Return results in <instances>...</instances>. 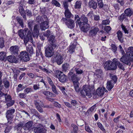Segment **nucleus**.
Returning a JSON list of instances; mask_svg holds the SVG:
<instances>
[{
  "label": "nucleus",
  "mask_w": 133,
  "mask_h": 133,
  "mask_svg": "<svg viewBox=\"0 0 133 133\" xmlns=\"http://www.w3.org/2000/svg\"><path fill=\"white\" fill-rule=\"evenodd\" d=\"M121 62L125 64L130 65V62L133 61V47H130L128 49L127 55L123 56L121 58Z\"/></svg>",
  "instance_id": "obj_1"
},
{
  "label": "nucleus",
  "mask_w": 133,
  "mask_h": 133,
  "mask_svg": "<svg viewBox=\"0 0 133 133\" xmlns=\"http://www.w3.org/2000/svg\"><path fill=\"white\" fill-rule=\"evenodd\" d=\"M93 85H84L83 87V89L81 91L80 93L83 97L87 96L89 98L92 96L91 91L94 89Z\"/></svg>",
  "instance_id": "obj_2"
},
{
  "label": "nucleus",
  "mask_w": 133,
  "mask_h": 133,
  "mask_svg": "<svg viewBox=\"0 0 133 133\" xmlns=\"http://www.w3.org/2000/svg\"><path fill=\"white\" fill-rule=\"evenodd\" d=\"M54 76L58 78L60 82H64L66 81L67 76L62 72L58 70H56L54 71Z\"/></svg>",
  "instance_id": "obj_3"
},
{
  "label": "nucleus",
  "mask_w": 133,
  "mask_h": 133,
  "mask_svg": "<svg viewBox=\"0 0 133 133\" xmlns=\"http://www.w3.org/2000/svg\"><path fill=\"white\" fill-rule=\"evenodd\" d=\"M104 67L105 70H114L116 68L117 65L112 62L108 61L104 63Z\"/></svg>",
  "instance_id": "obj_4"
},
{
  "label": "nucleus",
  "mask_w": 133,
  "mask_h": 133,
  "mask_svg": "<svg viewBox=\"0 0 133 133\" xmlns=\"http://www.w3.org/2000/svg\"><path fill=\"white\" fill-rule=\"evenodd\" d=\"M15 111V109H11L8 110L6 112V117L8 121V122H10V123L11 121H12V119L14 116L13 114L14 113Z\"/></svg>",
  "instance_id": "obj_5"
},
{
  "label": "nucleus",
  "mask_w": 133,
  "mask_h": 133,
  "mask_svg": "<svg viewBox=\"0 0 133 133\" xmlns=\"http://www.w3.org/2000/svg\"><path fill=\"white\" fill-rule=\"evenodd\" d=\"M53 48L51 45L48 46L45 49V56L47 57H51L54 54Z\"/></svg>",
  "instance_id": "obj_6"
},
{
  "label": "nucleus",
  "mask_w": 133,
  "mask_h": 133,
  "mask_svg": "<svg viewBox=\"0 0 133 133\" xmlns=\"http://www.w3.org/2000/svg\"><path fill=\"white\" fill-rule=\"evenodd\" d=\"M19 58L25 62H27L30 59L29 55L26 51H22L20 52Z\"/></svg>",
  "instance_id": "obj_7"
},
{
  "label": "nucleus",
  "mask_w": 133,
  "mask_h": 133,
  "mask_svg": "<svg viewBox=\"0 0 133 133\" xmlns=\"http://www.w3.org/2000/svg\"><path fill=\"white\" fill-rule=\"evenodd\" d=\"M79 26L81 30L85 32L88 31L90 28L89 24L88 23H81Z\"/></svg>",
  "instance_id": "obj_8"
},
{
  "label": "nucleus",
  "mask_w": 133,
  "mask_h": 133,
  "mask_svg": "<svg viewBox=\"0 0 133 133\" xmlns=\"http://www.w3.org/2000/svg\"><path fill=\"white\" fill-rule=\"evenodd\" d=\"M5 101L7 102V105L8 107H10L13 105L14 103V101L11 99V96L9 95L5 94Z\"/></svg>",
  "instance_id": "obj_9"
},
{
  "label": "nucleus",
  "mask_w": 133,
  "mask_h": 133,
  "mask_svg": "<svg viewBox=\"0 0 133 133\" xmlns=\"http://www.w3.org/2000/svg\"><path fill=\"white\" fill-rule=\"evenodd\" d=\"M68 76L73 82L79 81L80 79L79 77H77L76 75L72 72H70L68 73Z\"/></svg>",
  "instance_id": "obj_10"
},
{
  "label": "nucleus",
  "mask_w": 133,
  "mask_h": 133,
  "mask_svg": "<svg viewBox=\"0 0 133 133\" xmlns=\"http://www.w3.org/2000/svg\"><path fill=\"white\" fill-rule=\"evenodd\" d=\"M108 92L107 90L104 87H99L96 90V93L97 95L99 96H102L104 94V92Z\"/></svg>",
  "instance_id": "obj_11"
},
{
  "label": "nucleus",
  "mask_w": 133,
  "mask_h": 133,
  "mask_svg": "<svg viewBox=\"0 0 133 133\" xmlns=\"http://www.w3.org/2000/svg\"><path fill=\"white\" fill-rule=\"evenodd\" d=\"M99 30V29L97 27H92L91 30L89 32V35L90 36H94L96 35Z\"/></svg>",
  "instance_id": "obj_12"
},
{
  "label": "nucleus",
  "mask_w": 133,
  "mask_h": 133,
  "mask_svg": "<svg viewBox=\"0 0 133 133\" xmlns=\"http://www.w3.org/2000/svg\"><path fill=\"white\" fill-rule=\"evenodd\" d=\"M80 64L78 63L76 66L74 67L72 69V71H75L76 74H82L83 71L80 69Z\"/></svg>",
  "instance_id": "obj_13"
},
{
  "label": "nucleus",
  "mask_w": 133,
  "mask_h": 133,
  "mask_svg": "<svg viewBox=\"0 0 133 133\" xmlns=\"http://www.w3.org/2000/svg\"><path fill=\"white\" fill-rule=\"evenodd\" d=\"M33 122L32 121H29L26 123L23 126V128L25 130L31 129L32 127Z\"/></svg>",
  "instance_id": "obj_14"
},
{
  "label": "nucleus",
  "mask_w": 133,
  "mask_h": 133,
  "mask_svg": "<svg viewBox=\"0 0 133 133\" xmlns=\"http://www.w3.org/2000/svg\"><path fill=\"white\" fill-rule=\"evenodd\" d=\"M40 91L46 97H52L56 96V95L54 94L49 91H44L42 90H41Z\"/></svg>",
  "instance_id": "obj_15"
},
{
  "label": "nucleus",
  "mask_w": 133,
  "mask_h": 133,
  "mask_svg": "<svg viewBox=\"0 0 133 133\" xmlns=\"http://www.w3.org/2000/svg\"><path fill=\"white\" fill-rule=\"evenodd\" d=\"M35 105L37 110L40 112H42L43 110L42 108L41 107L40 104H41V102L38 100H36L34 101Z\"/></svg>",
  "instance_id": "obj_16"
},
{
  "label": "nucleus",
  "mask_w": 133,
  "mask_h": 133,
  "mask_svg": "<svg viewBox=\"0 0 133 133\" xmlns=\"http://www.w3.org/2000/svg\"><path fill=\"white\" fill-rule=\"evenodd\" d=\"M19 48L17 45L12 46L10 48V50L12 54L14 55L17 54L18 53Z\"/></svg>",
  "instance_id": "obj_17"
},
{
  "label": "nucleus",
  "mask_w": 133,
  "mask_h": 133,
  "mask_svg": "<svg viewBox=\"0 0 133 133\" xmlns=\"http://www.w3.org/2000/svg\"><path fill=\"white\" fill-rule=\"evenodd\" d=\"M40 27L41 30H45L49 27L48 22L47 21L41 22Z\"/></svg>",
  "instance_id": "obj_18"
},
{
  "label": "nucleus",
  "mask_w": 133,
  "mask_h": 133,
  "mask_svg": "<svg viewBox=\"0 0 133 133\" xmlns=\"http://www.w3.org/2000/svg\"><path fill=\"white\" fill-rule=\"evenodd\" d=\"M65 23L68 27L70 29L73 28L74 27V22L73 20L71 19H69L68 20L66 21Z\"/></svg>",
  "instance_id": "obj_19"
},
{
  "label": "nucleus",
  "mask_w": 133,
  "mask_h": 133,
  "mask_svg": "<svg viewBox=\"0 0 133 133\" xmlns=\"http://www.w3.org/2000/svg\"><path fill=\"white\" fill-rule=\"evenodd\" d=\"M8 61L11 63H17L18 62V59L13 55H10L7 57Z\"/></svg>",
  "instance_id": "obj_20"
},
{
  "label": "nucleus",
  "mask_w": 133,
  "mask_h": 133,
  "mask_svg": "<svg viewBox=\"0 0 133 133\" xmlns=\"http://www.w3.org/2000/svg\"><path fill=\"white\" fill-rule=\"evenodd\" d=\"M39 32V26L37 24L35 25L32 34L34 37L38 36Z\"/></svg>",
  "instance_id": "obj_21"
},
{
  "label": "nucleus",
  "mask_w": 133,
  "mask_h": 133,
  "mask_svg": "<svg viewBox=\"0 0 133 133\" xmlns=\"http://www.w3.org/2000/svg\"><path fill=\"white\" fill-rule=\"evenodd\" d=\"M28 28H26L24 29L23 30H20L18 32V34L19 36L22 39H23L24 36L26 35V34L28 30Z\"/></svg>",
  "instance_id": "obj_22"
},
{
  "label": "nucleus",
  "mask_w": 133,
  "mask_h": 133,
  "mask_svg": "<svg viewBox=\"0 0 133 133\" xmlns=\"http://www.w3.org/2000/svg\"><path fill=\"white\" fill-rule=\"evenodd\" d=\"M46 131V130L45 129L40 127H36L34 130L35 133H45Z\"/></svg>",
  "instance_id": "obj_23"
},
{
  "label": "nucleus",
  "mask_w": 133,
  "mask_h": 133,
  "mask_svg": "<svg viewBox=\"0 0 133 133\" xmlns=\"http://www.w3.org/2000/svg\"><path fill=\"white\" fill-rule=\"evenodd\" d=\"M113 81H109L107 82V88L108 90L110 91L114 87V84L112 83Z\"/></svg>",
  "instance_id": "obj_24"
},
{
  "label": "nucleus",
  "mask_w": 133,
  "mask_h": 133,
  "mask_svg": "<svg viewBox=\"0 0 133 133\" xmlns=\"http://www.w3.org/2000/svg\"><path fill=\"white\" fill-rule=\"evenodd\" d=\"M118 19L121 22L123 21L126 22H128V17L125 14H122L119 17Z\"/></svg>",
  "instance_id": "obj_25"
},
{
  "label": "nucleus",
  "mask_w": 133,
  "mask_h": 133,
  "mask_svg": "<svg viewBox=\"0 0 133 133\" xmlns=\"http://www.w3.org/2000/svg\"><path fill=\"white\" fill-rule=\"evenodd\" d=\"M63 59V57L61 55H59L57 57L56 61L58 64L59 65L62 63Z\"/></svg>",
  "instance_id": "obj_26"
},
{
  "label": "nucleus",
  "mask_w": 133,
  "mask_h": 133,
  "mask_svg": "<svg viewBox=\"0 0 133 133\" xmlns=\"http://www.w3.org/2000/svg\"><path fill=\"white\" fill-rule=\"evenodd\" d=\"M10 122H9L10 123ZM9 123H5L4 124V126L6 127L4 132L5 133H8L9 132L12 128L11 126L9 125ZM10 124V123H9Z\"/></svg>",
  "instance_id": "obj_27"
},
{
  "label": "nucleus",
  "mask_w": 133,
  "mask_h": 133,
  "mask_svg": "<svg viewBox=\"0 0 133 133\" xmlns=\"http://www.w3.org/2000/svg\"><path fill=\"white\" fill-rule=\"evenodd\" d=\"M117 34L118 40L121 42H123V38L122 32L121 31L119 30L117 32Z\"/></svg>",
  "instance_id": "obj_28"
},
{
  "label": "nucleus",
  "mask_w": 133,
  "mask_h": 133,
  "mask_svg": "<svg viewBox=\"0 0 133 133\" xmlns=\"http://www.w3.org/2000/svg\"><path fill=\"white\" fill-rule=\"evenodd\" d=\"M89 6L90 8H92L95 9L97 7V4L96 2L94 1H92L89 2Z\"/></svg>",
  "instance_id": "obj_29"
},
{
  "label": "nucleus",
  "mask_w": 133,
  "mask_h": 133,
  "mask_svg": "<svg viewBox=\"0 0 133 133\" xmlns=\"http://www.w3.org/2000/svg\"><path fill=\"white\" fill-rule=\"evenodd\" d=\"M19 11L21 15L23 16L24 18H26V15H25V12L24 11L23 7L20 6L19 7Z\"/></svg>",
  "instance_id": "obj_30"
},
{
  "label": "nucleus",
  "mask_w": 133,
  "mask_h": 133,
  "mask_svg": "<svg viewBox=\"0 0 133 133\" xmlns=\"http://www.w3.org/2000/svg\"><path fill=\"white\" fill-rule=\"evenodd\" d=\"M124 12L126 15L128 17H130L132 15L133 12L132 10L130 8L126 9L124 11Z\"/></svg>",
  "instance_id": "obj_31"
},
{
  "label": "nucleus",
  "mask_w": 133,
  "mask_h": 133,
  "mask_svg": "<svg viewBox=\"0 0 133 133\" xmlns=\"http://www.w3.org/2000/svg\"><path fill=\"white\" fill-rule=\"evenodd\" d=\"M65 15L66 17L68 18H70L74 16L69 9L65 10Z\"/></svg>",
  "instance_id": "obj_32"
},
{
  "label": "nucleus",
  "mask_w": 133,
  "mask_h": 133,
  "mask_svg": "<svg viewBox=\"0 0 133 133\" xmlns=\"http://www.w3.org/2000/svg\"><path fill=\"white\" fill-rule=\"evenodd\" d=\"M75 90L77 92L79 91L78 81L73 82Z\"/></svg>",
  "instance_id": "obj_33"
},
{
  "label": "nucleus",
  "mask_w": 133,
  "mask_h": 133,
  "mask_svg": "<svg viewBox=\"0 0 133 133\" xmlns=\"http://www.w3.org/2000/svg\"><path fill=\"white\" fill-rule=\"evenodd\" d=\"M6 53L4 52H0V60L3 61L6 59Z\"/></svg>",
  "instance_id": "obj_34"
},
{
  "label": "nucleus",
  "mask_w": 133,
  "mask_h": 133,
  "mask_svg": "<svg viewBox=\"0 0 133 133\" xmlns=\"http://www.w3.org/2000/svg\"><path fill=\"white\" fill-rule=\"evenodd\" d=\"M63 71H66L67 70H69L70 68V65L68 63L64 64L62 66Z\"/></svg>",
  "instance_id": "obj_35"
},
{
  "label": "nucleus",
  "mask_w": 133,
  "mask_h": 133,
  "mask_svg": "<svg viewBox=\"0 0 133 133\" xmlns=\"http://www.w3.org/2000/svg\"><path fill=\"white\" fill-rule=\"evenodd\" d=\"M51 3L53 5L56 7H60L61 6L60 3L56 0H52Z\"/></svg>",
  "instance_id": "obj_36"
},
{
  "label": "nucleus",
  "mask_w": 133,
  "mask_h": 133,
  "mask_svg": "<svg viewBox=\"0 0 133 133\" xmlns=\"http://www.w3.org/2000/svg\"><path fill=\"white\" fill-rule=\"evenodd\" d=\"M23 122H20L15 127V129L17 130V131L20 130L22 127L23 126Z\"/></svg>",
  "instance_id": "obj_37"
},
{
  "label": "nucleus",
  "mask_w": 133,
  "mask_h": 133,
  "mask_svg": "<svg viewBox=\"0 0 133 133\" xmlns=\"http://www.w3.org/2000/svg\"><path fill=\"white\" fill-rule=\"evenodd\" d=\"M75 19L76 21V24L79 25L81 23H82V22L80 21V19L79 18V16L77 15H75Z\"/></svg>",
  "instance_id": "obj_38"
},
{
  "label": "nucleus",
  "mask_w": 133,
  "mask_h": 133,
  "mask_svg": "<svg viewBox=\"0 0 133 133\" xmlns=\"http://www.w3.org/2000/svg\"><path fill=\"white\" fill-rule=\"evenodd\" d=\"M121 26L122 28V30L124 32L125 34H128L129 32V28H127L126 26H125L123 24H122L121 25Z\"/></svg>",
  "instance_id": "obj_39"
},
{
  "label": "nucleus",
  "mask_w": 133,
  "mask_h": 133,
  "mask_svg": "<svg viewBox=\"0 0 133 133\" xmlns=\"http://www.w3.org/2000/svg\"><path fill=\"white\" fill-rule=\"evenodd\" d=\"M76 46L75 44H72L70 46L69 51L70 53H72L74 52Z\"/></svg>",
  "instance_id": "obj_40"
},
{
  "label": "nucleus",
  "mask_w": 133,
  "mask_h": 133,
  "mask_svg": "<svg viewBox=\"0 0 133 133\" xmlns=\"http://www.w3.org/2000/svg\"><path fill=\"white\" fill-rule=\"evenodd\" d=\"M26 50L30 54L33 53V49L31 45H29L26 48Z\"/></svg>",
  "instance_id": "obj_41"
},
{
  "label": "nucleus",
  "mask_w": 133,
  "mask_h": 133,
  "mask_svg": "<svg viewBox=\"0 0 133 133\" xmlns=\"http://www.w3.org/2000/svg\"><path fill=\"white\" fill-rule=\"evenodd\" d=\"M82 3L80 1H77L76 2L74 7L75 9H79L81 8Z\"/></svg>",
  "instance_id": "obj_42"
},
{
  "label": "nucleus",
  "mask_w": 133,
  "mask_h": 133,
  "mask_svg": "<svg viewBox=\"0 0 133 133\" xmlns=\"http://www.w3.org/2000/svg\"><path fill=\"white\" fill-rule=\"evenodd\" d=\"M102 73V71L101 70H98L94 75L95 77L97 76L98 78L101 77V75Z\"/></svg>",
  "instance_id": "obj_43"
},
{
  "label": "nucleus",
  "mask_w": 133,
  "mask_h": 133,
  "mask_svg": "<svg viewBox=\"0 0 133 133\" xmlns=\"http://www.w3.org/2000/svg\"><path fill=\"white\" fill-rule=\"evenodd\" d=\"M51 87V88L52 91L55 94L57 95L58 94L57 91L56 90V87L55 85H54V84H52L50 85Z\"/></svg>",
  "instance_id": "obj_44"
},
{
  "label": "nucleus",
  "mask_w": 133,
  "mask_h": 133,
  "mask_svg": "<svg viewBox=\"0 0 133 133\" xmlns=\"http://www.w3.org/2000/svg\"><path fill=\"white\" fill-rule=\"evenodd\" d=\"M85 130L89 133H92L93 132L91 129L90 128L87 124L85 125Z\"/></svg>",
  "instance_id": "obj_45"
},
{
  "label": "nucleus",
  "mask_w": 133,
  "mask_h": 133,
  "mask_svg": "<svg viewBox=\"0 0 133 133\" xmlns=\"http://www.w3.org/2000/svg\"><path fill=\"white\" fill-rule=\"evenodd\" d=\"M71 126L73 128V131L72 132L73 133H77V131L78 130V128L77 126L74 124H71Z\"/></svg>",
  "instance_id": "obj_46"
},
{
  "label": "nucleus",
  "mask_w": 133,
  "mask_h": 133,
  "mask_svg": "<svg viewBox=\"0 0 133 133\" xmlns=\"http://www.w3.org/2000/svg\"><path fill=\"white\" fill-rule=\"evenodd\" d=\"M81 21L82 23H87L88 22V19L87 17H85L84 16H82L81 18Z\"/></svg>",
  "instance_id": "obj_47"
},
{
  "label": "nucleus",
  "mask_w": 133,
  "mask_h": 133,
  "mask_svg": "<svg viewBox=\"0 0 133 133\" xmlns=\"http://www.w3.org/2000/svg\"><path fill=\"white\" fill-rule=\"evenodd\" d=\"M97 125L98 127L103 132L105 131V129L102 124L99 122L97 123Z\"/></svg>",
  "instance_id": "obj_48"
},
{
  "label": "nucleus",
  "mask_w": 133,
  "mask_h": 133,
  "mask_svg": "<svg viewBox=\"0 0 133 133\" xmlns=\"http://www.w3.org/2000/svg\"><path fill=\"white\" fill-rule=\"evenodd\" d=\"M4 84L5 87L6 88H8L9 87V82L7 80H4Z\"/></svg>",
  "instance_id": "obj_49"
},
{
  "label": "nucleus",
  "mask_w": 133,
  "mask_h": 133,
  "mask_svg": "<svg viewBox=\"0 0 133 133\" xmlns=\"http://www.w3.org/2000/svg\"><path fill=\"white\" fill-rule=\"evenodd\" d=\"M17 21L21 26L22 28H23L24 27V24L23 20L19 17H17Z\"/></svg>",
  "instance_id": "obj_50"
},
{
  "label": "nucleus",
  "mask_w": 133,
  "mask_h": 133,
  "mask_svg": "<svg viewBox=\"0 0 133 133\" xmlns=\"http://www.w3.org/2000/svg\"><path fill=\"white\" fill-rule=\"evenodd\" d=\"M31 31L30 30H28L27 32V34H26V36L27 37H29V38L30 39V40H32V34L31 33Z\"/></svg>",
  "instance_id": "obj_51"
},
{
  "label": "nucleus",
  "mask_w": 133,
  "mask_h": 133,
  "mask_svg": "<svg viewBox=\"0 0 133 133\" xmlns=\"http://www.w3.org/2000/svg\"><path fill=\"white\" fill-rule=\"evenodd\" d=\"M63 7L65 10L68 9V7L69 5L67 2L65 1H63Z\"/></svg>",
  "instance_id": "obj_52"
},
{
  "label": "nucleus",
  "mask_w": 133,
  "mask_h": 133,
  "mask_svg": "<svg viewBox=\"0 0 133 133\" xmlns=\"http://www.w3.org/2000/svg\"><path fill=\"white\" fill-rule=\"evenodd\" d=\"M4 41L3 38H0V48H3L4 46Z\"/></svg>",
  "instance_id": "obj_53"
},
{
  "label": "nucleus",
  "mask_w": 133,
  "mask_h": 133,
  "mask_svg": "<svg viewBox=\"0 0 133 133\" xmlns=\"http://www.w3.org/2000/svg\"><path fill=\"white\" fill-rule=\"evenodd\" d=\"M111 46L112 51L114 52H115L117 50V48L115 45L112 44H111Z\"/></svg>",
  "instance_id": "obj_54"
},
{
  "label": "nucleus",
  "mask_w": 133,
  "mask_h": 133,
  "mask_svg": "<svg viewBox=\"0 0 133 133\" xmlns=\"http://www.w3.org/2000/svg\"><path fill=\"white\" fill-rule=\"evenodd\" d=\"M98 6L101 8H102L103 6V4L102 2V0H97Z\"/></svg>",
  "instance_id": "obj_55"
},
{
  "label": "nucleus",
  "mask_w": 133,
  "mask_h": 133,
  "mask_svg": "<svg viewBox=\"0 0 133 133\" xmlns=\"http://www.w3.org/2000/svg\"><path fill=\"white\" fill-rule=\"evenodd\" d=\"M43 19L42 18L41 16H39L36 18V21L39 23L42 22Z\"/></svg>",
  "instance_id": "obj_56"
},
{
  "label": "nucleus",
  "mask_w": 133,
  "mask_h": 133,
  "mask_svg": "<svg viewBox=\"0 0 133 133\" xmlns=\"http://www.w3.org/2000/svg\"><path fill=\"white\" fill-rule=\"evenodd\" d=\"M54 40V37L53 35H51L50 36L48 40L51 44V43H53Z\"/></svg>",
  "instance_id": "obj_57"
},
{
  "label": "nucleus",
  "mask_w": 133,
  "mask_h": 133,
  "mask_svg": "<svg viewBox=\"0 0 133 133\" xmlns=\"http://www.w3.org/2000/svg\"><path fill=\"white\" fill-rule=\"evenodd\" d=\"M117 65L120 69L123 70H125L123 65L121 63L119 62H118L117 63Z\"/></svg>",
  "instance_id": "obj_58"
},
{
  "label": "nucleus",
  "mask_w": 133,
  "mask_h": 133,
  "mask_svg": "<svg viewBox=\"0 0 133 133\" xmlns=\"http://www.w3.org/2000/svg\"><path fill=\"white\" fill-rule=\"evenodd\" d=\"M25 15L26 14L27 16L29 17H30L32 16V14L31 11H30L28 9L26 10L25 12Z\"/></svg>",
  "instance_id": "obj_59"
},
{
  "label": "nucleus",
  "mask_w": 133,
  "mask_h": 133,
  "mask_svg": "<svg viewBox=\"0 0 133 133\" xmlns=\"http://www.w3.org/2000/svg\"><path fill=\"white\" fill-rule=\"evenodd\" d=\"M110 22V21L109 19H106L103 21L102 23L103 25H106L109 24Z\"/></svg>",
  "instance_id": "obj_60"
},
{
  "label": "nucleus",
  "mask_w": 133,
  "mask_h": 133,
  "mask_svg": "<svg viewBox=\"0 0 133 133\" xmlns=\"http://www.w3.org/2000/svg\"><path fill=\"white\" fill-rule=\"evenodd\" d=\"M50 35V32L49 30H48L45 32L44 34V36L48 37Z\"/></svg>",
  "instance_id": "obj_61"
},
{
  "label": "nucleus",
  "mask_w": 133,
  "mask_h": 133,
  "mask_svg": "<svg viewBox=\"0 0 133 133\" xmlns=\"http://www.w3.org/2000/svg\"><path fill=\"white\" fill-rule=\"evenodd\" d=\"M111 29V28L109 26H106L104 27L105 30L107 32H109Z\"/></svg>",
  "instance_id": "obj_62"
},
{
  "label": "nucleus",
  "mask_w": 133,
  "mask_h": 133,
  "mask_svg": "<svg viewBox=\"0 0 133 133\" xmlns=\"http://www.w3.org/2000/svg\"><path fill=\"white\" fill-rule=\"evenodd\" d=\"M19 96L21 98H24L26 97V95L25 94L23 93H20L19 94Z\"/></svg>",
  "instance_id": "obj_63"
},
{
  "label": "nucleus",
  "mask_w": 133,
  "mask_h": 133,
  "mask_svg": "<svg viewBox=\"0 0 133 133\" xmlns=\"http://www.w3.org/2000/svg\"><path fill=\"white\" fill-rule=\"evenodd\" d=\"M32 91V89L30 88H27L24 90V92L26 93H28L29 92H31Z\"/></svg>",
  "instance_id": "obj_64"
}]
</instances>
